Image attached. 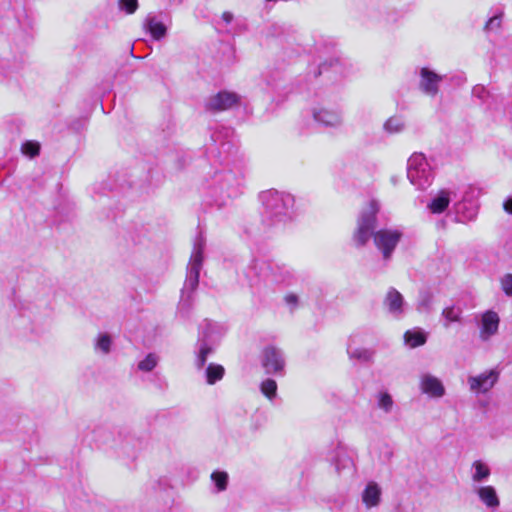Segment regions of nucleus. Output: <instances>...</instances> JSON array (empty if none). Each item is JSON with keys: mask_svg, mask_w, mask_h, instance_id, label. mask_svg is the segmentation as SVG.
Here are the masks:
<instances>
[{"mask_svg": "<svg viewBox=\"0 0 512 512\" xmlns=\"http://www.w3.org/2000/svg\"><path fill=\"white\" fill-rule=\"evenodd\" d=\"M379 209V202L370 200L367 206L361 210L353 233V241L357 247H363L373 236L374 245L382 253L383 259L388 261L391 259L403 233L398 229L387 228L375 231Z\"/></svg>", "mask_w": 512, "mask_h": 512, "instance_id": "obj_1", "label": "nucleus"}, {"mask_svg": "<svg viewBox=\"0 0 512 512\" xmlns=\"http://www.w3.org/2000/svg\"><path fill=\"white\" fill-rule=\"evenodd\" d=\"M263 206V222L269 226L285 222L289 217V210L293 206V198L289 194L276 190L264 191L260 194Z\"/></svg>", "mask_w": 512, "mask_h": 512, "instance_id": "obj_2", "label": "nucleus"}, {"mask_svg": "<svg viewBox=\"0 0 512 512\" xmlns=\"http://www.w3.org/2000/svg\"><path fill=\"white\" fill-rule=\"evenodd\" d=\"M244 188V179L241 174L232 171H225L216 175V181L212 188L215 196V202L218 206L225 205L226 202L242 194Z\"/></svg>", "mask_w": 512, "mask_h": 512, "instance_id": "obj_3", "label": "nucleus"}, {"mask_svg": "<svg viewBox=\"0 0 512 512\" xmlns=\"http://www.w3.org/2000/svg\"><path fill=\"white\" fill-rule=\"evenodd\" d=\"M407 177L417 189L424 190L432 184L433 172L422 153H414L407 163Z\"/></svg>", "mask_w": 512, "mask_h": 512, "instance_id": "obj_4", "label": "nucleus"}, {"mask_svg": "<svg viewBox=\"0 0 512 512\" xmlns=\"http://www.w3.org/2000/svg\"><path fill=\"white\" fill-rule=\"evenodd\" d=\"M204 248L205 238L199 233L194 240L193 251L187 267L186 280L182 291L193 293L198 287L200 271L204 260Z\"/></svg>", "mask_w": 512, "mask_h": 512, "instance_id": "obj_5", "label": "nucleus"}, {"mask_svg": "<svg viewBox=\"0 0 512 512\" xmlns=\"http://www.w3.org/2000/svg\"><path fill=\"white\" fill-rule=\"evenodd\" d=\"M261 363L267 374H281L285 367L283 352L274 346L266 347L262 351Z\"/></svg>", "mask_w": 512, "mask_h": 512, "instance_id": "obj_6", "label": "nucleus"}, {"mask_svg": "<svg viewBox=\"0 0 512 512\" xmlns=\"http://www.w3.org/2000/svg\"><path fill=\"white\" fill-rule=\"evenodd\" d=\"M499 380V372L496 369H490L476 376H469L467 379L469 388L474 393L489 392Z\"/></svg>", "mask_w": 512, "mask_h": 512, "instance_id": "obj_7", "label": "nucleus"}, {"mask_svg": "<svg viewBox=\"0 0 512 512\" xmlns=\"http://www.w3.org/2000/svg\"><path fill=\"white\" fill-rule=\"evenodd\" d=\"M213 325L210 322L206 323V327L199 335L197 342L198 352L195 360V365L198 369H202L205 365L208 356L213 352Z\"/></svg>", "mask_w": 512, "mask_h": 512, "instance_id": "obj_8", "label": "nucleus"}, {"mask_svg": "<svg viewBox=\"0 0 512 512\" xmlns=\"http://www.w3.org/2000/svg\"><path fill=\"white\" fill-rule=\"evenodd\" d=\"M253 268L257 269L258 263H255ZM259 268L261 270L265 269L268 276L271 278V281L278 284L291 285L295 279L294 272L284 264L261 263Z\"/></svg>", "mask_w": 512, "mask_h": 512, "instance_id": "obj_9", "label": "nucleus"}, {"mask_svg": "<svg viewBox=\"0 0 512 512\" xmlns=\"http://www.w3.org/2000/svg\"><path fill=\"white\" fill-rule=\"evenodd\" d=\"M499 325L500 317L497 312L493 310L483 312L478 324L480 340L483 342L489 341L498 333Z\"/></svg>", "mask_w": 512, "mask_h": 512, "instance_id": "obj_10", "label": "nucleus"}, {"mask_svg": "<svg viewBox=\"0 0 512 512\" xmlns=\"http://www.w3.org/2000/svg\"><path fill=\"white\" fill-rule=\"evenodd\" d=\"M238 102L239 96L236 93L220 91L206 100L205 107L206 110L211 112H221L232 108Z\"/></svg>", "mask_w": 512, "mask_h": 512, "instance_id": "obj_11", "label": "nucleus"}, {"mask_svg": "<svg viewBox=\"0 0 512 512\" xmlns=\"http://www.w3.org/2000/svg\"><path fill=\"white\" fill-rule=\"evenodd\" d=\"M443 76L435 73L427 67L420 70L419 89L429 97H435L439 92V85Z\"/></svg>", "mask_w": 512, "mask_h": 512, "instance_id": "obj_12", "label": "nucleus"}, {"mask_svg": "<svg viewBox=\"0 0 512 512\" xmlns=\"http://www.w3.org/2000/svg\"><path fill=\"white\" fill-rule=\"evenodd\" d=\"M383 306L393 318L400 319L405 313L406 303L402 294L391 287L384 297Z\"/></svg>", "mask_w": 512, "mask_h": 512, "instance_id": "obj_13", "label": "nucleus"}, {"mask_svg": "<svg viewBox=\"0 0 512 512\" xmlns=\"http://www.w3.org/2000/svg\"><path fill=\"white\" fill-rule=\"evenodd\" d=\"M312 116L317 123L325 127L338 128L343 123L342 114L336 109L315 107L312 110Z\"/></svg>", "mask_w": 512, "mask_h": 512, "instance_id": "obj_14", "label": "nucleus"}, {"mask_svg": "<svg viewBox=\"0 0 512 512\" xmlns=\"http://www.w3.org/2000/svg\"><path fill=\"white\" fill-rule=\"evenodd\" d=\"M420 389L422 393L433 398H441L445 395V387L441 380L428 373L420 376Z\"/></svg>", "mask_w": 512, "mask_h": 512, "instance_id": "obj_15", "label": "nucleus"}, {"mask_svg": "<svg viewBox=\"0 0 512 512\" xmlns=\"http://www.w3.org/2000/svg\"><path fill=\"white\" fill-rule=\"evenodd\" d=\"M474 493L478 499L488 508L497 509L500 506V499L497 495L496 489L491 485L474 486Z\"/></svg>", "mask_w": 512, "mask_h": 512, "instance_id": "obj_16", "label": "nucleus"}, {"mask_svg": "<svg viewBox=\"0 0 512 512\" xmlns=\"http://www.w3.org/2000/svg\"><path fill=\"white\" fill-rule=\"evenodd\" d=\"M381 500V488L380 486L371 481L367 484L366 488L362 493V501L366 508L370 509L379 505Z\"/></svg>", "mask_w": 512, "mask_h": 512, "instance_id": "obj_17", "label": "nucleus"}, {"mask_svg": "<svg viewBox=\"0 0 512 512\" xmlns=\"http://www.w3.org/2000/svg\"><path fill=\"white\" fill-rule=\"evenodd\" d=\"M143 27L146 31H148L152 38L155 40H160L166 36L167 28L166 26L158 21L155 16L149 14L144 20Z\"/></svg>", "mask_w": 512, "mask_h": 512, "instance_id": "obj_18", "label": "nucleus"}, {"mask_svg": "<svg viewBox=\"0 0 512 512\" xmlns=\"http://www.w3.org/2000/svg\"><path fill=\"white\" fill-rule=\"evenodd\" d=\"M463 310L460 306L450 305L445 307L441 312L443 319V327L448 329L452 323H462Z\"/></svg>", "mask_w": 512, "mask_h": 512, "instance_id": "obj_19", "label": "nucleus"}, {"mask_svg": "<svg viewBox=\"0 0 512 512\" xmlns=\"http://www.w3.org/2000/svg\"><path fill=\"white\" fill-rule=\"evenodd\" d=\"M491 475L490 467L484 463L482 460H476L472 463V473L471 479L473 483H481L486 480Z\"/></svg>", "mask_w": 512, "mask_h": 512, "instance_id": "obj_20", "label": "nucleus"}, {"mask_svg": "<svg viewBox=\"0 0 512 512\" xmlns=\"http://www.w3.org/2000/svg\"><path fill=\"white\" fill-rule=\"evenodd\" d=\"M433 301V293L429 289H422L418 295L416 310L419 313H430L433 309Z\"/></svg>", "mask_w": 512, "mask_h": 512, "instance_id": "obj_21", "label": "nucleus"}, {"mask_svg": "<svg viewBox=\"0 0 512 512\" xmlns=\"http://www.w3.org/2000/svg\"><path fill=\"white\" fill-rule=\"evenodd\" d=\"M405 344L410 348L422 346L427 341L426 333L420 329L408 330L404 334Z\"/></svg>", "mask_w": 512, "mask_h": 512, "instance_id": "obj_22", "label": "nucleus"}, {"mask_svg": "<svg viewBox=\"0 0 512 512\" xmlns=\"http://www.w3.org/2000/svg\"><path fill=\"white\" fill-rule=\"evenodd\" d=\"M450 203L449 192L446 190L440 191V193L431 201L428 205L429 210L432 213L439 214L445 211Z\"/></svg>", "mask_w": 512, "mask_h": 512, "instance_id": "obj_23", "label": "nucleus"}, {"mask_svg": "<svg viewBox=\"0 0 512 512\" xmlns=\"http://www.w3.org/2000/svg\"><path fill=\"white\" fill-rule=\"evenodd\" d=\"M348 355L351 359H356L361 362H372L374 357V351L367 348L352 347L351 345L347 348Z\"/></svg>", "mask_w": 512, "mask_h": 512, "instance_id": "obj_24", "label": "nucleus"}, {"mask_svg": "<svg viewBox=\"0 0 512 512\" xmlns=\"http://www.w3.org/2000/svg\"><path fill=\"white\" fill-rule=\"evenodd\" d=\"M225 373V369L223 366L219 364L210 363L206 368V381L209 385L215 384L217 381H220Z\"/></svg>", "mask_w": 512, "mask_h": 512, "instance_id": "obj_25", "label": "nucleus"}, {"mask_svg": "<svg viewBox=\"0 0 512 512\" xmlns=\"http://www.w3.org/2000/svg\"><path fill=\"white\" fill-rule=\"evenodd\" d=\"M193 303L192 293L182 291L181 299L178 304V312L182 316H188Z\"/></svg>", "mask_w": 512, "mask_h": 512, "instance_id": "obj_26", "label": "nucleus"}, {"mask_svg": "<svg viewBox=\"0 0 512 512\" xmlns=\"http://www.w3.org/2000/svg\"><path fill=\"white\" fill-rule=\"evenodd\" d=\"M112 345V339L109 334L102 333L99 334L96 342H95V349L100 350L104 354H108L111 350Z\"/></svg>", "mask_w": 512, "mask_h": 512, "instance_id": "obj_27", "label": "nucleus"}, {"mask_svg": "<svg viewBox=\"0 0 512 512\" xmlns=\"http://www.w3.org/2000/svg\"><path fill=\"white\" fill-rule=\"evenodd\" d=\"M211 480L217 487V491L221 492L227 489L228 474L223 471H214L211 474Z\"/></svg>", "mask_w": 512, "mask_h": 512, "instance_id": "obj_28", "label": "nucleus"}, {"mask_svg": "<svg viewBox=\"0 0 512 512\" xmlns=\"http://www.w3.org/2000/svg\"><path fill=\"white\" fill-rule=\"evenodd\" d=\"M158 356L154 353H149L142 361L138 363V369L143 372L152 371L158 364Z\"/></svg>", "mask_w": 512, "mask_h": 512, "instance_id": "obj_29", "label": "nucleus"}, {"mask_svg": "<svg viewBox=\"0 0 512 512\" xmlns=\"http://www.w3.org/2000/svg\"><path fill=\"white\" fill-rule=\"evenodd\" d=\"M404 127L405 123L399 117H391L384 123V129L389 133H399Z\"/></svg>", "mask_w": 512, "mask_h": 512, "instance_id": "obj_30", "label": "nucleus"}, {"mask_svg": "<svg viewBox=\"0 0 512 512\" xmlns=\"http://www.w3.org/2000/svg\"><path fill=\"white\" fill-rule=\"evenodd\" d=\"M260 390L263 395L272 400L277 393V384L272 379H266L261 383Z\"/></svg>", "mask_w": 512, "mask_h": 512, "instance_id": "obj_31", "label": "nucleus"}, {"mask_svg": "<svg viewBox=\"0 0 512 512\" xmlns=\"http://www.w3.org/2000/svg\"><path fill=\"white\" fill-rule=\"evenodd\" d=\"M503 17V11L499 10L495 15L489 18L485 24V31H495L501 27V21Z\"/></svg>", "mask_w": 512, "mask_h": 512, "instance_id": "obj_32", "label": "nucleus"}, {"mask_svg": "<svg viewBox=\"0 0 512 512\" xmlns=\"http://www.w3.org/2000/svg\"><path fill=\"white\" fill-rule=\"evenodd\" d=\"M118 7L126 14H133L139 7L138 0H119Z\"/></svg>", "mask_w": 512, "mask_h": 512, "instance_id": "obj_33", "label": "nucleus"}, {"mask_svg": "<svg viewBox=\"0 0 512 512\" xmlns=\"http://www.w3.org/2000/svg\"><path fill=\"white\" fill-rule=\"evenodd\" d=\"M378 407L386 413L390 412L393 407L392 397L386 392L380 393L378 395Z\"/></svg>", "mask_w": 512, "mask_h": 512, "instance_id": "obj_34", "label": "nucleus"}, {"mask_svg": "<svg viewBox=\"0 0 512 512\" xmlns=\"http://www.w3.org/2000/svg\"><path fill=\"white\" fill-rule=\"evenodd\" d=\"M40 146L38 143L27 141L22 145V152L25 155H29L30 157H34L39 154Z\"/></svg>", "mask_w": 512, "mask_h": 512, "instance_id": "obj_35", "label": "nucleus"}, {"mask_svg": "<svg viewBox=\"0 0 512 512\" xmlns=\"http://www.w3.org/2000/svg\"><path fill=\"white\" fill-rule=\"evenodd\" d=\"M500 283H501V288H502L503 292L505 293V295H507L508 297H512V274L511 273L505 274L501 278Z\"/></svg>", "mask_w": 512, "mask_h": 512, "instance_id": "obj_36", "label": "nucleus"}, {"mask_svg": "<svg viewBox=\"0 0 512 512\" xmlns=\"http://www.w3.org/2000/svg\"><path fill=\"white\" fill-rule=\"evenodd\" d=\"M284 302L289 307L290 311L293 312L299 306V297L295 293H288L284 296Z\"/></svg>", "mask_w": 512, "mask_h": 512, "instance_id": "obj_37", "label": "nucleus"}, {"mask_svg": "<svg viewBox=\"0 0 512 512\" xmlns=\"http://www.w3.org/2000/svg\"><path fill=\"white\" fill-rule=\"evenodd\" d=\"M221 19L225 24L229 25L233 21L234 16L231 12L226 11L222 14Z\"/></svg>", "mask_w": 512, "mask_h": 512, "instance_id": "obj_38", "label": "nucleus"}, {"mask_svg": "<svg viewBox=\"0 0 512 512\" xmlns=\"http://www.w3.org/2000/svg\"><path fill=\"white\" fill-rule=\"evenodd\" d=\"M503 209L509 213L512 214V196L508 197L504 203H503Z\"/></svg>", "mask_w": 512, "mask_h": 512, "instance_id": "obj_39", "label": "nucleus"}, {"mask_svg": "<svg viewBox=\"0 0 512 512\" xmlns=\"http://www.w3.org/2000/svg\"><path fill=\"white\" fill-rule=\"evenodd\" d=\"M476 214H477L476 210H475V209H473V210H471V211L469 212V215H468V216H465V218H466V219H468V220H473V219H475Z\"/></svg>", "mask_w": 512, "mask_h": 512, "instance_id": "obj_40", "label": "nucleus"}, {"mask_svg": "<svg viewBox=\"0 0 512 512\" xmlns=\"http://www.w3.org/2000/svg\"><path fill=\"white\" fill-rule=\"evenodd\" d=\"M169 6H178L182 3V0H167Z\"/></svg>", "mask_w": 512, "mask_h": 512, "instance_id": "obj_41", "label": "nucleus"}]
</instances>
